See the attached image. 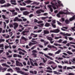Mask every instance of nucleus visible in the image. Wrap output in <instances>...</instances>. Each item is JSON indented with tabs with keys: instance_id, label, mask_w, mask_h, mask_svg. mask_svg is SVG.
Segmentation results:
<instances>
[{
	"instance_id": "obj_28",
	"label": "nucleus",
	"mask_w": 75,
	"mask_h": 75,
	"mask_svg": "<svg viewBox=\"0 0 75 75\" xmlns=\"http://www.w3.org/2000/svg\"><path fill=\"white\" fill-rule=\"evenodd\" d=\"M11 6V4L9 3H7L6 4V7H9Z\"/></svg>"
},
{
	"instance_id": "obj_30",
	"label": "nucleus",
	"mask_w": 75,
	"mask_h": 75,
	"mask_svg": "<svg viewBox=\"0 0 75 75\" xmlns=\"http://www.w3.org/2000/svg\"><path fill=\"white\" fill-rule=\"evenodd\" d=\"M4 41H5V40L4 39H0V43Z\"/></svg>"
},
{
	"instance_id": "obj_34",
	"label": "nucleus",
	"mask_w": 75,
	"mask_h": 75,
	"mask_svg": "<svg viewBox=\"0 0 75 75\" xmlns=\"http://www.w3.org/2000/svg\"><path fill=\"white\" fill-rule=\"evenodd\" d=\"M22 40H24L25 41H27V39L24 36H22L21 38Z\"/></svg>"
},
{
	"instance_id": "obj_49",
	"label": "nucleus",
	"mask_w": 75,
	"mask_h": 75,
	"mask_svg": "<svg viewBox=\"0 0 75 75\" xmlns=\"http://www.w3.org/2000/svg\"><path fill=\"white\" fill-rule=\"evenodd\" d=\"M2 16L3 18L4 19H6V16H5L4 15H2Z\"/></svg>"
},
{
	"instance_id": "obj_42",
	"label": "nucleus",
	"mask_w": 75,
	"mask_h": 75,
	"mask_svg": "<svg viewBox=\"0 0 75 75\" xmlns=\"http://www.w3.org/2000/svg\"><path fill=\"white\" fill-rule=\"evenodd\" d=\"M52 48H54L55 49H56L57 50V47L54 46V45H52Z\"/></svg>"
},
{
	"instance_id": "obj_59",
	"label": "nucleus",
	"mask_w": 75,
	"mask_h": 75,
	"mask_svg": "<svg viewBox=\"0 0 75 75\" xmlns=\"http://www.w3.org/2000/svg\"><path fill=\"white\" fill-rule=\"evenodd\" d=\"M69 45H70V44L68 43L66 45L67 46V47H69Z\"/></svg>"
},
{
	"instance_id": "obj_19",
	"label": "nucleus",
	"mask_w": 75,
	"mask_h": 75,
	"mask_svg": "<svg viewBox=\"0 0 75 75\" xmlns=\"http://www.w3.org/2000/svg\"><path fill=\"white\" fill-rule=\"evenodd\" d=\"M47 39L48 40H49V41H50L53 40V39L51 37H48L47 38Z\"/></svg>"
},
{
	"instance_id": "obj_21",
	"label": "nucleus",
	"mask_w": 75,
	"mask_h": 75,
	"mask_svg": "<svg viewBox=\"0 0 75 75\" xmlns=\"http://www.w3.org/2000/svg\"><path fill=\"white\" fill-rule=\"evenodd\" d=\"M4 44H0V48H1V49H4Z\"/></svg>"
},
{
	"instance_id": "obj_48",
	"label": "nucleus",
	"mask_w": 75,
	"mask_h": 75,
	"mask_svg": "<svg viewBox=\"0 0 75 75\" xmlns=\"http://www.w3.org/2000/svg\"><path fill=\"white\" fill-rule=\"evenodd\" d=\"M47 72H49L50 73H52V71H51L49 70H47Z\"/></svg>"
},
{
	"instance_id": "obj_4",
	"label": "nucleus",
	"mask_w": 75,
	"mask_h": 75,
	"mask_svg": "<svg viewBox=\"0 0 75 75\" xmlns=\"http://www.w3.org/2000/svg\"><path fill=\"white\" fill-rule=\"evenodd\" d=\"M60 14H67L66 13H65L63 11H59V13L57 14V16L59 18L61 17V16H60Z\"/></svg>"
},
{
	"instance_id": "obj_53",
	"label": "nucleus",
	"mask_w": 75,
	"mask_h": 75,
	"mask_svg": "<svg viewBox=\"0 0 75 75\" xmlns=\"http://www.w3.org/2000/svg\"><path fill=\"white\" fill-rule=\"evenodd\" d=\"M57 23L59 25H61V24H61V23H60V22H59V21H57Z\"/></svg>"
},
{
	"instance_id": "obj_60",
	"label": "nucleus",
	"mask_w": 75,
	"mask_h": 75,
	"mask_svg": "<svg viewBox=\"0 0 75 75\" xmlns=\"http://www.w3.org/2000/svg\"><path fill=\"white\" fill-rule=\"evenodd\" d=\"M33 38H35L37 37V35H35L33 36Z\"/></svg>"
},
{
	"instance_id": "obj_3",
	"label": "nucleus",
	"mask_w": 75,
	"mask_h": 75,
	"mask_svg": "<svg viewBox=\"0 0 75 75\" xmlns=\"http://www.w3.org/2000/svg\"><path fill=\"white\" fill-rule=\"evenodd\" d=\"M51 4H52V7L54 10H56V9H57V8H56L55 6H56L57 8H58V5H57V3H56V4L55 5L54 3H52V2H51Z\"/></svg>"
},
{
	"instance_id": "obj_58",
	"label": "nucleus",
	"mask_w": 75,
	"mask_h": 75,
	"mask_svg": "<svg viewBox=\"0 0 75 75\" xmlns=\"http://www.w3.org/2000/svg\"><path fill=\"white\" fill-rule=\"evenodd\" d=\"M35 47H35V46H34L32 47L31 48V50H34V48H35Z\"/></svg>"
},
{
	"instance_id": "obj_44",
	"label": "nucleus",
	"mask_w": 75,
	"mask_h": 75,
	"mask_svg": "<svg viewBox=\"0 0 75 75\" xmlns=\"http://www.w3.org/2000/svg\"><path fill=\"white\" fill-rule=\"evenodd\" d=\"M47 69H50V70H52V69L50 67H48L47 68Z\"/></svg>"
},
{
	"instance_id": "obj_18",
	"label": "nucleus",
	"mask_w": 75,
	"mask_h": 75,
	"mask_svg": "<svg viewBox=\"0 0 75 75\" xmlns=\"http://www.w3.org/2000/svg\"><path fill=\"white\" fill-rule=\"evenodd\" d=\"M65 23L67 24H69L70 21L68 19H66L65 21Z\"/></svg>"
},
{
	"instance_id": "obj_20",
	"label": "nucleus",
	"mask_w": 75,
	"mask_h": 75,
	"mask_svg": "<svg viewBox=\"0 0 75 75\" xmlns=\"http://www.w3.org/2000/svg\"><path fill=\"white\" fill-rule=\"evenodd\" d=\"M32 2H33V1H32L30 0H29L26 1L25 2V3H32Z\"/></svg>"
},
{
	"instance_id": "obj_6",
	"label": "nucleus",
	"mask_w": 75,
	"mask_h": 75,
	"mask_svg": "<svg viewBox=\"0 0 75 75\" xmlns=\"http://www.w3.org/2000/svg\"><path fill=\"white\" fill-rule=\"evenodd\" d=\"M13 25H14V27L13 28L14 29V30H16L17 27H18V23H13Z\"/></svg>"
},
{
	"instance_id": "obj_61",
	"label": "nucleus",
	"mask_w": 75,
	"mask_h": 75,
	"mask_svg": "<svg viewBox=\"0 0 75 75\" xmlns=\"http://www.w3.org/2000/svg\"><path fill=\"white\" fill-rule=\"evenodd\" d=\"M12 14H14L15 15H14V16H15V15H17V12H15L14 13H12Z\"/></svg>"
},
{
	"instance_id": "obj_14",
	"label": "nucleus",
	"mask_w": 75,
	"mask_h": 75,
	"mask_svg": "<svg viewBox=\"0 0 75 75\" xmlns=\"http://www.w3.org/2000/svg\"><path fill=\"white\" fill-rule=\"evenodd\" d=\"M44 55L45 57H47V58H49L50 59H51V60H52V58L51 57H50L45 54H44Z\"/></svg>"
},
{
	"instance_id": "obj_45",
	"label": "nucleus",
	"mask_w": 75,
	"mask_h": 75,
	"mask_svg": "<svg viewBox=\"0 0 75 75\" xmlns=\"http://www.w3.org/2000/svg\"><path fill=\"white\" fill-rule=\"evenodd\" d=\"M23 64L25 66L27 65L26 63H25V62H23Z\"/></svg>"
},
{
	"instance_id": "obj_17",
	"label": "nucleus",
	"mask_w": 75,
	"mask_h": 75,
	"mask_svg": "<svg viewBox=\"0 0 75 75\" xmlns=\"http://www.w3.org/2000/svg\"><path fill=\"white\" fill-rule=\"evenodd\" d=\"M59 30L58 29H56L54 30L55 33H58L59 32Z\"/></svg>"
},
{
	"instance_id": "obj_55",
	"label": "nucleus",
	"mask_w": 75,
	"mask_h": 75,
	"mask_svg": "<svg viewBox=\"0 0 75 75\" xmlns=\"http://www.w3.org/2000/svg\"><path fill=\"white\" fill-rule=\"evenodd\" d=\"M73 38L71 37H70L69 38V40H70V41H71V40H72Z\"/></svg>"
},
{
	"instance_id": "obj_32",
	"label": "nucleus",
	"mask_w": 75,
	"mask_h": 75,
	"mask_svg": "<svg viewBox=\"0 0 75 75\" xmlns=\"http://www.w3.org/2000/svg\"><path fill=\"white\" fill-rule=\"evenodd\" d=\"M62 39H60L59 40L57 41L56 42H59V43H61V42H62Z\"/></svg>"
},
{
	"instance_id": "obj_9",
	"label": "nucleus",
	"mask_w": 75,
	"mask_h": 75,
	"mask_svg": "<svg viewBox=\"0 0 75 75\" xmlns=\"http://www.w3.org/2000/svg\"><path fill=\"white\" fill-rule=\"evenodd\" d=\"M74 20H75V15H74L72 17L69 19L70 21H73Z\"/></svg>"
},
{
	"instance_id": "obj_39",
	"label": "nucleus",
	"mask_w": 75,
	"mask_h": 75,
	"mask_svg": "<svg viewBox=\"0 0 75 75\" xmlns=\"http://www.w3.org/2000/svg\"><path fill=\"white\" fill-rule=\"evenodd\" d=\"M30 63L31 65L32 66H33V67H34V66H35L34 64H33V62L32 61H30Z\"/></svg>"
},
{
	"instance_id": "obj_16",
	"label": "nucleus",
	"mask_w": 75,
	"mask_h": 75,
	"mask_svg": "<svg viewBox=\"0 0 75 75\" xmlns=\"http://www.w3.org/2000/svg\"><path fill=\"white\" fill-rule=\"evenodd\" d=\"M6 3V1L4 0H0V3L1 4H4Z\"/></svg>"
},
{
	"instance_id": "obj_36",
	"label": "nucleus",
	"mask_w": 75,
	"mask_h": 75,
	"mask_svg": "<svg viewBox=\"0 0 75 75\" xmlns=\"http://www.w3.org/2000/svg\"><path fill=\"white\" fill-rule=\"evenodd\" d=\"M62 43H63V44H66L67 43V41L65 40L62 42Z\"/></svg>"
},
{
	"instance_id": "obj_37",
	"label": "nucleus",
	"mask_w": 75,
	"mask_h": 75,
	"mask_svg": "<svg viewBox=\"0 0 75 75\" xmlns=\"http://www.w3.org/2000/svg\"><path fill=\"white\" fill-rule=\"evenodd\" d=\"M47 47H48V48H52V45H47Z\"/></svg>"
},
{
	"instance_id": "obj_40",
	"label": "nucleus",
	"mask_w": 75,
	"mask_h": 75,
	"mask_svg": "<svg viewBox=\"0 0 75 75\" xmlns=\"http://www.w3.org/2000/svg\"><path fill=\"white\" fill-rule=\"evenodd\" d=\"M52 25L54 28H55V27H56V25H54V24L53 23L52 24Z\"/></svg>"
},
{
	"instance_id": "obj_2",
	"label": "nucleus",
	"mask_w": 75,
	"mask_h": 75,
	"mask_svg": "<svg viewBox=\"0 0 75 75\" xmlns=\"http://www.w3.org/2000/svg\"><path fill=\"white\" fill-rule=\"evenodd\" d=\"M16 65L17 67H23V64L22 62H20L18 61H16Z\"/></svg>"
},
{
	"instance_id": "obj_51",
	"label": "nucleus",
	"mask_w": 75,
	"mask_h": 75,
	"mask_svg": "<svg viewBox=\"0 0 75 75\" xmlns=\"http://www.w3.org/2000/svg\"><path fill=\"white\" fill-rule=\"evenodd\" d=\"M18 39H16V44H18Z\"/></svg>"
},
{
	"instance_id": "obj_15",
	"label": "nucleus",
	"mask_w": 75,
	"mask_h": 75,
	"mask_svg": "<svg viewBox=\"0 0 75 75\" xmlns=\"http://www.w3.org/2000/svg\"><path fill=\"white\" fill-rule=\"evenodd\" d=\"M2 66H4L5 67H8V68H10V67L9 66L7 65L5 63L2 64Z\"/></svg>"
},
{
	"instance_id": "obj_31",
	"label": "nucleus",
	"mask_w": 75,
	"mask_h": 75,
	"mask_svg": "<svg viewBox=\"0 0 75 75\" xmlns=\"http://www.w3.org/2000/svg\"><path fill=\"white\" fill-rule=\"evenodd\" d=\"M74 26L72 28H71V29L73 31H75V23H74Z\"/></svg>"
},
{
	"instance_id": "obj_5",
	"label": "nucleus",
	"mask_w": 75,
	"mask_h": 75,
	"mask_svg": "<svg viewBox=\"0 0 75 75\" xmlns=\"http://www.w3.org/2000/svg\"><path fill=\"white\" fill-rule=\"evenodd\" d=\"M10 2L11 4L16 6L17 5V3H16V0H10Z\"/></svg>"
},
{
	"instance_id": "obj_25",
	"label": "nucleus",
	"mask_w": 75,
	"mask_h": 75,
	"mask_svg": "<svg viewBox=\"0 0 75 75\" xmlns=\"http://www.w3.org/2000/svg\"><path fill=\"white\" fill-rule=\"evenodd\" d=\"M67 53L69 55H73V53L69 52V51L67 52Z\"/></svg>"
},
{
	"instance_id": "obj_33",
	"label": "nucleus",
	"mask_w": 75,
	"mask_h": 75,
	"mask_svg": "<svg viewBox=\"0 0 75 75\" xmlns=\"http://www.w3.org/2000/svg\"><path fill=\"white\" fill-rule=\"evenodd\" d=\"M33 4H36L37 5H38L40 4V3L38 2L37 3V2H34L33 3Z\"/></svg>"
},
{
	"instance_id": "obj_38",
	"label": "nucleus",
	"mask_w": 75,
	"mask_h": 75,
	"mask_svg": "<svg viewBox=\"0 0 75 75\" xmlns=\"http://www.w3.org/2000/svg\"><path fill=\"white\" fill-rule=\"evenodd\" d=\"M67 69H73V68L71 67H68L67 68Z\"/></svg>"
},
{
	"instance_id": "obj_24",
	"label": "nucleus",
	"mask_w": 75,
	"mask_h": 75,
	"mask_svg": "<svg viewBox=\"0 0 75 75\" xmlns=\"http://www.w3.org/2000/svg\"><path fill=\"white\" fill-rule=\"evenodd\" d=\"M50 23H46L45 25V27H49V26H50Z\"/></svg>"
},
{
	"instance_id": "obj_1",
	"label": "nucleus",
	"mask_w": 75,
	"mask_h": 75,
	"mask_svg": "<svg viewBox=\"0 0 75 75\" xmlns=\"http://www.w3.org/2000/svg\"><path fill=\"white\" fill-rule=\"evenodd\" d=\"M15 69L18 73H20V74H22V75H28V74H27V73L23 72L22 71H20V68L19 67H16Z\"/></svg>"
},
{
	"instance_id": "obj_22",
	"label": "nucleus",
	"mask_w": 75,
	"mask_h": 75,
	"mask_svg": "<svg viewBox=\"0 0 75 75\" xmlns=\"http://www.w3.org/2000/svg\"><path fill=\"white\" fill-rule=\"evenodd\" d=\"M7 71L8 72H13V69L11 68H9L8 69Z\"/></svg>"
},
{
	"instance_id": "obj_11",
	"label": "nucleus",
	"mask_w": 75,
	"mask_h": 75,
	"mask_svg": "<svg viewBox=\"0 0 75 75\" xmlns=\"http://www.w3.org/2000/svg\"><path fill=\"white\" fill-rule=\"evenodd\" d=\"M35 35V34L31 33L30 35V37H29L28 38L29 39V40H31V39H32V37L33 36V35Z\"/></svg>"
},
{
	"instance_id": "obj_23",
	"label": "nucleus",
	"mask_w": 75,
	"mask_h": 75,
	"mask_svg": "<svg viewBox=\"0 0 75 75\" xmlns=\"http://www.w3.org/2000/svg\"><path fill=\"white\" fill-rule=\"evenodd\" d=\"M54 45H55V46H62V45L56 43H54Z\"/></svg>"
},
{
	"instance_id": "obj_12",
	"label": "nucleus",
	"mask_w": 75,
	"mask_h": 75,
	"mask_svg": "<svg viewBox=\"0 0 75 75\" xmlns=\"http://www.w3.org/2000/svg\"><path fill=\"white\" fill-rule=\"evenodd\" d=\"M36 44H37V42H35V43H32L31 42H30L29 44V46H31V45H35Z\"/></svg>"
},
{
	"instance_id": "obj_10",
	"label": "nucleus",
	"mask_w": 75,
	"mask_h": 75,
	"mask_svg": "<svg viewBox=\"0 0 75 75\" xmlns=\"http://www.w3.org/2000/svg\"><path fill=\"white\" fill-rule=\"evenodd\" d=\"M30 13V12L27 11H25L23 13V15L25 16H27Z\"/></svg>"
},
{
	"instance_id": "obj_54",
	"label": "nucleus",
	"mask_w": 75,
	"mask_h": 75,
	"mask_svg": "<svg viewBox=\"0 0 75 75\" xmlns=\"http://www.w3.org/2000/svg\"><path fill=\"white\" fill-rule=\"evenodd\" d=\"M70 44H75V43L72 42H69Z\"/></svg>"
},
{
	"instance_id": "obj_57",
	"label": "nucleus",
	"mask_w": 75,
	"mask_h": 75,
	"mask_svg": "<svg viewBox=\"0 0 75 75\" xmlns=\"http://www.w3.org/2000/svg\"><path fill=\"white\" fill-rule=\"evenodd\" d=\"M18 21H22V20H21V19H19L18 18Z\"/></svg>"
},
{
	"instance_id": "obj_47",
	"label": "nucleus",
	"mask_w": 75,
	"mask_h": 75,
	"mask_svg": "<svg viewBox=\"0 0 75 75\" xmlns=\"http://www.w3.org/2000/svg\"><path fill=\"white\" fill-rule=\"evenodd\" d=\"M17 57H18L19 58H22V56L20 55H19V54L17 55Z\"/></svg>"
},
{
	"instance_id": "obj_62",
	"label": "nucleus",
	"mask_w": 75,
	"mask_h": 75,
	"mask_svg": "<svg viewBox=\"0 0 75 75\" xmlns=\"http://www.w3.org/2000/svg\"><path fill=\"white\" fill-rule=\"evenodd\" d=\"M66 35H67V36H71V35L70 34H69L68 33H67Z\"/></svg>"
},
{
	"instance_id": "obj_41",
	"label": "nucleus",
	"mask_w": 75,
	"mask_h": 75,
	"mask_svg": "<svg viewBox=\"0 0 75 75\" xmlns=\"http://www.w3.org/2000/svg\"><path fill=\"white\" fill-rule=\"evenodd\" d=\"M44 65V63H40L39 64V65L40 66H41V65Z\"/></svg>"
},
{
	"instance_id": "obj_63",
	"label": "nucleus",
	"mask_w": 75,
	"mask_h": 75,
	"mask_svg": "<svg viewBox=\"0 0 75 75\" xmlns=\"http://www.w3.org/2000/svg\"><path fill=\"white\" fill-rule=\"evenodd\" d=\"M69 75H74V73H70L69 74Z\"/></svg>"
},
{
	"instance_id": "obj_50",
	"label": "nucleus",
	"mask_w": 75,
	"mask_h": 75,
	"mask_svg": "<svg viewBox=\"0 0 75 75\" xmlns=\"http://www.w3.org/2000/svg\"><path fill=\"white\" fill-rule=\"evenodd\" d=\"M22 69L23 70H24V71H28V69H25V68H23Z\"/></svg>"
},
{
	"instance_id": "obj_26",
	"label": "nucleus",
	"mask_w": 75,
	"mask_h": 75,
	"mask_svg": "<svg viewBox=\"0 0 75 75\" xmlns=\"http://www.w3.org/2000/svg\"><path fill=\"white\" fill-rule=\"evenodd\" d=\"M61 52V50H59L57 51L55 53V54H59V53Z\"/></svg>"
},
{
	"instance_id": "obj_43",
	"label": "nucleus",
	"mask_w": 75,
	"mask_h": 75,
	"mask_svg": "<svg viewBox=\"0 0 75 75\" xmlns=\"http://www.w3.org/2000/svg\"><path fill=\"white\" fill-rule=\"evenodd\" d=\"M13 57H17V55L16 54H14L13 55Z\"/></svg>"
},
{
	"instance_id": "obj_35",
	"label": "nucleus",
	"mask_w": 75,
	"mask_h": 75,
	"mask_svg": "<svg viewBox=\"0 0 75 75\" xmlns=\"http://www.w3.org/2000/svg\"><path fill=\"white\" fill-rule=\"evenodd\" d=\"M18 17H16L14 19V21H18Z\"/></svg>"
},
{
	"instance_id": "obj_13",
	"label": "nucleus",
	"mask_w": 75,
	"mask_h": 75,
	"mask_svg": "<svg viewBox=\"0 0 75 75\" xmlns=\"http://www.w3.org/2000/svg\"><path fill=\"white\" fill-rule=\"evenodd\" d=\"M43 31L44 34H49V33H50L49 31L48 30H44Z\"/></svg>"
},
{
	"instance_id": "obj_7",
	"label": "nucleus",
	"mask_w": 75,
	"mask_h": 75,
	"mask_svg": "<svg viewBox=\"0 0 75 75\" xmlns=\"http://www.w3.org/2000/svg\"><path fill=\"white\" fill-rule=\"evenodd\" d=\"M25 33H28V32L26 31H23L21 33V35H27V34Z\"/></svg>"
},
{
	"instance_id": "obj_46",
	"label": "nucleus",
	"mask_w": 75,
	"mask_h": 75,
	"mask_svg": "<svg viewBox=\"0 0 75 75\" xmlns=\"http://www.w3.org/2000/svg\"><path fill=\"white\" fill-rule=\"evenodd\" d=\"M32 52L33 53H37V51L35 50H33Z\"/></svg>"
},
{
	"instance_id": "obj_56",
	"label": "nucleus",
	"mask_w": 75,
	"mask_h": 75,
	"mask_svg": "<svg viewBox=\"0 0 75 75\" xmlns=\"http://www.w3.org/2000/svg\"><path fill=\"white\" fill-rule=\"evenodd\" d=\"M42 59L43 60V62H44V63H45V62H46V61L45 60L44 58H42Z\"/></svg>"
},
{
	"instance_id": "obj_29",
	"label": "nucleus",
	"mask_w": 75,
	"mask_h": 75,
	"mask_svg": "<svg viewBox=\"0 0 75 75\" xmlns=\"http://www.w3.org/2000/svg\"><path fill=\"white\" fill-rule=\"evenodd\" d=\"M53 73L54 74H61V73H59V72H57L55 71H53Z\"/></svg>"
},
{
	"instance_id": "obj_8",
	"label": "nucleus",
	"mask_w": 75,
	"mask_h": 75,
	"mask_svg": "<svg viewBox=\"0 0 75 75\" xmlns=\"http://www.w3.org/2000/svg\"><path fill=\"white\" fill-rule=\"evenodd\" d=\"M48 7L50 9V11L52 12H53V9L52 8V6L51 5H49L48 6Z\"/></svg>"
},
{
	"instance_id": "obj_64",
	"label": "nucleus",
	"mask_w": 75,
	"mask_h": 75,
	"mask_svg": "<svg viewBox=\"0 0 75 75\" xmlns=\"http://www.w3.org/2000/svg\"><path fill=\"white\" fill-rule=\"evenodd\" d=\"M6 4H5L4 5H1V7H6Z\"/></svg>"
},
{
	"instance_id": "obj_52",
	"label": "nucleus",
	"mask_w": 75,
	"mask_h": 75,
	"mask_svg": "<svg viewBox=\"0 0 75 75\" xmlns=\"http://www.w3.org/2000/svg\"><path fill=\"white\" fill-rule=\"evenodd\" d=\"M50 33H55V30H51L50 31Z\"/></svg>"
},
{
	"instance_id": "obj_27",
	"label": "nucleus",
	"mask_w": 75,
	"mask_h": 75,
	"mask_svg": "<svg viewBox=\"0 0 75 75\" xmlns=\"http://www.w3.org/2000/svg\"><path fill=\"white\" fill-rule=\"evenodd\" d=\"M36 13L37 14H41V11L40 10V9L37 11H36Z\"/></svg>"
}]
</instances>
